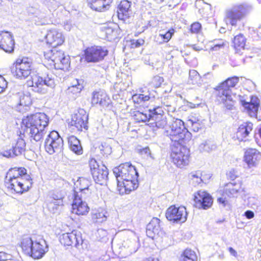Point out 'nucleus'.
Here are the masks:
<instances>
[{
  "mask_svg": "<svg viewBox=\"0 0 261 261\" xmlns=\"http://www.w3.org/2000/svg\"><path fill=\"white\" fill-rule=\"evenodd\" d=\"M172 141L177 142V145L172 148L171 156L173 163L182 168L189 163L190 150L181 144H186L191 140L192 134L186 128L184 122L179 119H173L170 129L165 132Z\"/></svg>",
  "mask_w": 261,
  "mask_h": 261,
  "instance_id": "obj_1",
  "label": "nucleus"
},
{
  "mask_svg": "<svg viewBox=\"0 0 261 261\" xmlns=\"http://www.w3.org/2000/svg\"><path fill=\"white\" fill-rule=\"evenodd\" d=\"M8 188L22 194L32 187V179L24 168H13L7 172L5 180Z\"/></svg>",
  "mask_w": 261,
  "mask_h": 261,
  "instance_id": "obj_2",
  "label": "nucleus"
},
{
  "mask_svg": "<svg viewBox=\"0 0 261 261\" xmlns=\"http://www.w3.org/2000/svg\"><path fill=\"white\" fill-rule=\"evenodd\" d=\"M25 132L35 141H39L45 134V128L48 125V118L46 114L38 113L27 116L22 119Z\"/></svg>",
  "mask_w": 261,
  "mask_h": 261,
  "instance_id": "obj_3",
  "label": "nucleus"
},
{
  "mask_svg": "<svg viewBox=\"0 0 261 261\" xmlns=\"http://www.w3.org/2000/svg\"><path fill=\"white\" fill-rule=\"evenodd\" d=\"M239 80L237 76L228 78L215 88L217 100L227 110H232L234 108L235 100L233 96L235 95L233 94L231 88L238 83Z\"/></svg>",
  "mask_w": 261,
  "mask_h": 261,
  "instance_id": "obj_4",
  "label": "nucleus"
},
{
  "mask_svg": "<svg viewBox=\"0 0 261 261\" xmlns=\"http://www.w3.org/2000/svg\"><path fill=\"white\" fill-rule=\"evenodd\" d=\"M21 247L25 254L34 259L42 258L47 251V246L44 240L40 239L39 241H34L28 236L22 238Z\"/></svg>",
  "mask_w": 261,
  "mask_h": 261,
  "instance_id": "obj_5",
  "label": "nucleus"
},
{
  "mask_svg": "<svg viewBox=\"0 0 261 261\" xmlns=\"http://www.w3.org/2000/svg\"><path fill=\"white\" fill-rule=\"evenodd\" d=\"M43 72L32 76V85L33 90L40 94H45L47 92L48 88H53L55 83L53 74L45 66L43 67Z\"/></svg>",
  "mask_w": 261,
  "mask_h": 261,
  "instance_id": "obj_6",
  "label": "nucleus"
},
{
  "mask_svg": "<svg viewBox=\"0 0 261 261\" xmlns=\"http://www.w3.org/2000/svg\"><path fill=\"white\" fill-rule=\"evenodd\" d=\"M252 10V6L246 3L234 5L226 11L225 19L226 24L236 27L238 23L245 18Z\"/></svg>",
  "mask_w": 261,
  "mask_h": 261,
  "instance_id": "obj_7",
  "label": "nucleus"
},
{
  "mask_svg": "<svg viewBox=\"0 0 261 261\" xmlns=\"http://www.w3.org/2000/svg\"><path fill=\"white\" fill-rule=\"evenodd\" d=\"M32 64L31 59L28 58H18L11 67V72L17 79H25L31 75Z\"/></svg>",
  "mask_w": 261,
  "mask_h": 261,
  "instance_id": "obj_8",
  "label": "nucleus"
},
{
  "mask_svg": "<svg viewBox=\"0 0 261 261\" xmlns=\"http://www.w3.org/2000/svg\"><path fill=\"white\" fill-rule=\"evenodd\" d=\"M63 147V140L57 131L51 132L47 136L44 142L46 152L50 154L60 152Z\"/></svg>",
  "mask_w": 261,
  "mask_h": 261,
  "instance_id": "obj_9",
  "label": "nucleus"
},
{
  "mask_svg": "<svg viewBox=\"0 0 261 261\" xmlns=\"http://www.w3.org/2000/svg\"><path fill=\"white\" fill-rule=\"evenodd\" d=\"M91 174L95 182L101 185L105 183L108 178V170L104 165H99L94 159L89 161Z\"/></svg>",
  "mask_w": 261,
  "mask_h": 261,
  "instance_id": "obj_10",
  "label": "nucleus"
},
{
  "mask_svg": "<svg viewBox=\"0 0 261 261\" xmlns=\"http://www.w3.org/2000/svg\"><path fill=\"white\" fill-rule=\"evenodd\" d=\"M117 182L121 184V181L126 179H132L134 176L139 175L136 168L129 163L120 165L113 169Z\"/></svg>",
  "mask_w": 261,
  "mask_h": 261,
  "instance_id": "obj_11",
  "label": "nucleus"
},
{
  "mask_svg": "<svg viewBox=\"0 0 261 261\" xmlns=\"http://www.w3.org/2000/svg\"><path fill=\"white\" fill-rule=\"evenodd\" d=\"M108 51L101 46L88 47L85 50V60L88 62H97L103 60Z\"/></svg>",
  "mask_w": 261,
  "mask_h": 261,
  "instance_id": "obj_12",
  "label": "nucleus"
},
{
  "mask_svg": "<svg viewBox=\"0 0 261 261\" xmlns=\"http://www.w3.org/2000/svg\"><path fill=\"white\" fill-rule=\"evenodd\" d=\"M166 217L169 221L174 223L185 222L187 218L186 208L184 206H171L166 211Z\"/></svg>",
  "mask_w": 261,
  "mask_h": 261,
  "instance_id": "obj_13",
  "label": "nucleus"
},
{
  "mask_svg": "<svg viewBox=\"0 0 261 261\" xmlns=\"http://www.w3.org/2000/svg\"><path fill=\"white\" fill-rule=\"evenodd\" d=\"M59 240L60 243L65 246H71L76 248H79L83 243L81 233L76 230L62 234L60 236Z\"/></svg>",
  "mask_w": 261,
  "mask_h": 261,
  "instance_id": "obj_14",
  "label": "nucleus"
},
{
  "mask_svg": "<svg viewBox=\"0 0 261 261\" xmlns=\"http://www.w3.org/2000/svg\"><path fill=\"white\" fill-rule=\"evenodd\" d=\"M88 115L85 110L80 109L72 115L69 124L71 126H74L77 130L82 131L83 128L88 129Z\"/></svg>",
  "mask_w": 261,
  "mask_h": 261,
  "instance_id": "obj_15",
  "label": "nucleus"
},
{
  "mask_svg": "<svg viewBox=\"0 0 261 261\" xmlns=\"http://www.w3.org/2000/svg\"><path fill=\"white\" fill-rule=\"evenodd\" d=\"M195 207L198 208L207 209L211 206L213 199L211 196L204 191H199L194 195Z\"/></svg>",
  "mask_w": 261,
  "mask_h": 261,
  "instance_id": "obj_16",
  "label": "nucleus"
},
{
  "mask_svg": "<svg viewBox=\"0 0 261 261\" xmlns=\"http://www.w3.org/2000/svg\"><path fill=\"white\" fill-rule=\"evenodd\" d=\"M164 111L160 106L154 108L152 110L150 111V124L152 126L158 128H164L166 125L167 122L163 116Z\"/></svg>",
  "mask_w": 261,
  "mask_h": 261,
  "instance_id": "obj_17",
  "label": "nucleus"
},
{
  "mask_svg": "<svg viewBox=\"0 0 261 261\" xmlns=\"http://www.w3.org/2000/svg\"><path fill=\"white\" fill-rule=\"evenodd\" d=\"M15 45L12 35L9 32L0 31V48L6 53H12Z\"/></svg>",
  "mask_w": 261,
  "mask_h": 261,
  "instance_id": "obj_18",
  "label": "nucleus"
},
{
  "mask_svg": "<svg viewBox=\"0 0 261 261\" xmlns=\"http://www.w3.org/2000/svg\"><path fill=\"white\" fill-rule=\"evenodd\" d=\"M25 142L21 136H19L15 146L12 149L4 151L2 154L7 158H14L21 154L25 150Z\"/></svg>",
  "mask_w": 261,
  "mask_h": 261,
  "instance_id": "obj_19",
  "label": "nucleus"
},
{
  "mask_svg": "<svg viewBox=\"0 0 261 261\" xmlns=\"http://www.w3.org/2000/svg\"><path fill=\"white\" fill-rule=\"evenodd\" d=\"M261 159V154L255 149H248L245 152L244 161L249 168L256 167Z\"/></svg>",
  "mask_w": 261,
  "mask_h": 261,
  "instance_id": "obj_20",
  "label": "nucleus"
},
{
  "mask_svg": "<svg viewBox=\"0 0 261 261\" xmlns=\"http://www.w3.org/2000/svg\"><path fill=\"white\" fill-rule=\"evenodd\" d=\"M139 175L135 176L132 179H126V180L121 181L120 182H117L118 188H119L118 190L120 193L122 194L125 192L126 194L129 193L130 192L135 190L138 187V178Z\"/></svg>",
  "mask_w": 261,
  "mask_h": 261,
  "instance_id": "obj_21",
  "label": "nucleus"
},
{
  "mask_svg": "<svg viewBox=\"0 0 261 261\" xmlns=\"http://www.w3.org/2000/svg\"><path fill=\"white\" fill-rule=\"evenodd\" d=\"M46 39L47 43L54 47L61 45L64 42V37L62 33L55 29L48 32Z\"/></svg>",
  "mask_w": 261,
  "mask_h": 261,
  "instance_id": "obj_22",
  "label": "nucleus"
},
{
  "mask_svg": "<svg viewBox=\"0 0 261 261\" xmlns=\"http://www.w3.org/2000/svg\"><path fill=\"white\" fill-rule=\"evenodd\" d=\"M72 208V213L79 215H85L89 210L86 201H82L81 198H80L79 196L76 194L74 195Z\"/></svg>",
  "mask_w": 261,
  "mask_h": 261,
  "instance_id": "obj_23",
  "label": "nucleus"
},
{
  "mask_svg": "<svg viewBox=\"0 0 261 261\" xmlns=\"http://www.w3.org/2000/svg\"><path fill=\"white\" fill-rule=\"evenodd\" d=\"M17 98V110L20 112L27 111L32 104V99L29 94L18 93Z\"/></svg>",
  "mask_w": 261,
  "mask_h": 261,
  "instance_id": "obj_24",
  "label": "nucleus"
},
{
  "mask_svg": "<svg viewBox=\"0 0 261 261\" xmlns=\"http://www.w3.org/2000/svg\"><path fill=\"white\" fill-rule=\"evenodd\" d=\"M91 101L93 105L99 104L102 107H107L110 103V100L105 92L99 91L93 93Z\"/></svg>",
  "mask_w": 261,
  "mask_h": 261,
  "instance_id": "obj_25",
  "label": "nucleus"
},
{
  "mask_svg": "<svg viewBox=\"0 0 261 261\" xmlns=\"http://www.w3.org/2000/svg\"><path fill=\"white\" fill-rule=\"evenodd\" d=\"M252 125L250 122L244 123L241 125L238 128L234 138H236L239 141H246V138L252 130Z\"/></svg>",
  "mask_w": 261,
  "mask_h": 261,
  "instance_id": "obj_26",
  "label": "nucleus"
},
{
  "mask_svg": "<svg viewBox=\"0 0 261 261\" xmlns=\"http://www.w3.org/2000/svg\"><path fill=\"white\" fill-rule=\"evenodd\" d=\"M160 220L157 218H153L147 224L146 227V235L152 239L155 234H159L161 230Z\"/></svg>",
  "mask_w": 261,
  "mask_h": 261,
  "instance_id": "obj_27",
  "label": "nucleus"
},
{
  "mask_svg": "<svg viewBox=\"0 0 261 261\" xmlns=\"http://www.w3.org/2000/svg\"><path fill=\"white\" fill-rule=\"evenodd\" d=\"M131 2L128 0H121L118 10V16L119 19H125L129 17L131 12Z\"/></svg>",
  "mask_w": 261,
  "mask_h": 261,
  "instance_id": "obj_28",
  "label": "nucleus"
},
{
  "mask_svg": "<svg viewBox=\"0 0 261 261\" xmlns=\"http://www.w3.org/2000/svg\"><path fill=\"white\" fill-rule=\"evenodd\" d=\"M57 47L53 46L51 49L48 50L44 53L45 59L50 60L54 66L55 63L58 62L59 59L64 54L62 50L59 49Z\"/></svg>",
  "mask_w": 261,
  "mask_h": 261,
  "instance_id": "obj_29",
  "label": "nucleus"
},
{
  "mask_svg": "<svg viewBox=\"0 0 261 261\" xmlns=\"http://www.w3.org/2000/svg\"><path fill=\"white\" fill-rule=\"evenodd\" d=\"M242 103L250 115H256L259 106L260 100L256 96H252L250 102L242 101Z\"/></svg>",
  "mask_w": 261,
  "mask_h": 261,
  "instance_id": "obj_30",
  "label": "nucleus"
},
{
  "mask_svg": "<svg viewBox=\"0 0 261 261\" xmlns=\"http://www.w3.org/2000/svg\"><path fill=\"white\" fill-rule=\"evenodd\" d=\"M242 189L241 184L231 182L226 184L224 192L228 196H235Z\"/></svg>",
  "mask_w": 261,
  "mask_h": 261,
  "instance_id": "obj_31",
  "label": "nucleus"
},
{
  "mask_svg": "<svg viewBox=\"0 0 261 261\" xmlns=\"http://www.w3.org/2000/svg\"><path fill=\"white\" fill-rule=\"evenodd\" d=\"M68 144L71 151L77 154L83 153V148L80 140L74 136H71L68 138Z\"/></svg>",
  "mask_w": 261,
  "mask_h": 261,
  "instance_id": "obj_32",
  "label": "nucleus"
},
{
  "mask_svg": "<svg viewBox=\"0 0 261 261\" xmlns=\"http://www.w3.org/2000/svg\"><path fill=\"white\" fill-rule=\"evenodd\" d=\"M87 2L90 8L97 11H103L109 6L103 0H87Z\"/></svg>",
  "mask_w": 261,
  "mask_h": 261,
  "instance_id": "obj_33",
  "label": "nucleus"
},
{
  "mask_svg": "<svg viewBox=\"0 0 261 261\" xmlns=\"http://www.w3.org/2000/svg\"><path fill=\"white\" fill-rule=\"evenodd\" d=\"M70 65V58L64 54L60 58L55 64V68L56 69L67 70Z\"/></svg>",
  "mask_w": 261,
  "mask_h": 261,
  "instance_id": "obj_34",
  "label": "nucleus"
},
{
  "mask_svg": "<svg viewBox=\"0 0 261 261\" xmlns=\"http://www.w3.org/2000/svg\"><path fill=\"white\" fill-rule=\"evenodd\" d=\"M188 83L190 84L199 85L201 84V77L198 72L195 70H190Z\"/></svg>",
  "mask_w": 261,
  "mask_h": 261,
  "instance_id": "obj_35",
  "label": "nucleus"
},
{
  "mask_svg": "<svg viewBox=\"0 0 261 261\" xmlns=\"http://www.w3.org/2000/svg\"><path fill=\"white\" fill-rule=\"evenodd\" d=\"M197 256L191 249H187L183 252L180 261H196Z\"/></svg>",
  "mask_w": 261,
  "mask_h": 261,
  "instance_id": "obj_36",
  "label": "nucleus"
},
{
  "mask_svg": "<svg viewBox=\"0 0 261 261\" xmlns=\"http://www.w3.org/2000/svg\"><path fill=\"white\" fill-rule=\"evenodd\" d=\"M216 145L211 141H205L201 143L199 146V149L200 152H209L216 148Z\"/></svg>",
  "mask_w": 261,
  "mask_h": 261,
  "instance_id": "obj_37",
  "label": "nucleus"
},
{
  "mask_svg": "<svg viewBox=\"0 0 261 261\" xmlns=\"http://www.w3.org/2000/svg\"><path fill=\"white\" fill-rule=\"evenodd\" d=\"M233 43L236 49H244L246 44V38L242 34H240L234 37Z\"/></svg>",
  "mask_w": 261,
  "mask_h": 261,
  "instance_id": "obj_38",
  "label": "nucleus"
},
{
  "mask_svg": "<svg viewBox=\"0 0 261 261\" xmlns=\"http://www.w3.org/2000/svg\"><path fill=\"white\" fill-rule=\"evenodd\" d=\"M155 95L153 93H150L149 94H135L133 96V99L135 102L140 103L142 101H147L151 98H154Z\"/></svg>",
  "mask_w": 261,
  "mask_h": 261,
  "instance_id": "obj_39",
  "label": "nucleus"
},
{
  "mask_svg": "<svg viewBox=\"0 0 261 261\" xmlns=\"http://www.w3.org/2000/svg\"><path fill=\"white\" fill-rule=\"evenodd\" d=\"M152 109H149L148 113H144L140 111H137L135 112L134 117L135 120L139 122H145L147 121H151L150 118V111Z\"/></svg>",
  "mask_w": 261,
  "mask_h": 261,
  "instance_id": "obj_40",
  "label": "nucleus"
},
{
  "mask_svg": "<svg viewBox=\"0 0 261 261\" xmlns=\"http://www.w3.org/2000/svg\"><path fill=\"white\" fill-rule=\"evenodd\" d=\"M107 212L102 211L100 212H96L92 215V219L95 223H102L107 220Z\"/></svg>",
  "mask_w": 261,
  "mask_h": 261,
  "instance_id": "obj_41",
  "label": "nucleus"
},
{
  "mask_svg": "<svg viewBox=\"0 0 261 261\" xmlns=\"http://www.w3.org/2000/svg\"><path fill=\"white\" fill-rule=\"evenodd\" d=\"M63 198V195L59 192H53L49 197V200L55 201L56 205H62Z\"/></svg>",
  "mask_w": 261,
  "mask_h": 261,
  "instance_id": "obj_42",
  "label": "nucleus"
},
{
  "mask_svg": "<svg viewBox=\"0 0 261 261\" xmlns=\"http://www.w3.org/2000/svg\"><path fill=\"white\" fill-rule=\"evenodd\" d=\"M78 181L80 184V191L84 190V189H89V187L91 185V182L89 179L84 177H80Z\"/></svg>",
  "mask_w": 261,
  "mask_h": 261,
  "instance_id": "obj_43",
  "label": "nucleus"
},
{
  "mask_svg": "<svg viewBox=\"0 0 261 261\" xmlns=\"http://www.w3.org/2000/svg\"><path fill=\"white\" fill-rule=\"evenodd\" d=\"M91 192L90 189H84V190L80 191V195L77 193H74V194L77 195L82 201H86L89 199L91 195ZM75 195H74V196Z\"/></svg>",
  "mask_w": 261,
  "mask_h": 261,
  "instance_id": "obj_44",
  "label": "nucleus"
},
{
  "mask_svg": "<svg viewBox=\"0 0 261 261\" xmlns=\"http://www.w3.org/2000/svg\"><path fill=\"white\" fill-rule=\"evenodd\" d=\"M164 79L162 77L156 75L153 77L150 84L153 87L158 88L160 87Z\"/></svg>",
  "mask_w": 261,
  "mask_h": 261,
  "instance_id": "obj_45",
  "label": "nucleus"
},
{
  "mask_svg": "<svg viewBox=\"0 0 261 261\" xmlns=\"http://www.w3.org/2000/svg\"><path fill=\"white\" fill-rule=\"evenodd\" d=\"M174 32V30L173 29H170L165 33H160V36L163 39L164 42H167L171 38Z\"/></svg>",
  "mask_w": 261,
  "mask_h": 261,
  "instance_id": "obj_46",
  "label": "nucleus"
},
{
  "mask_svg": "<svg viewBox=\"0 0 261 261\" xmlns=\"http://www.w3.org/2000/svg\"><path fill=\"white\" fill-rule=\"evenodd\" d=\"M83 88V86L82 85H79L77 87L70 86L67 89V92L68 93H72L73 95H76L77 94L80 93Z\"/></svg>",
  "mask_w": 261,
  "mask_h": 261,
  "instance_id": "obj_47",
  "label": "nucleus"
},
{
  "mask_svg": "<svg viewBox=\"0 0 261 261\" xmlns=\"http://www.w3.org/2000/svg\"><path fill=\"white\" fill-rule=\"evenodd\" d=\"M106 34L108 38L112 39V37H116L117 30L115 29L109 27L105 29Z\"/></svg>",
  "mask_w": 261,
  "mask_h": 261,
  "instance_id": "obj_48",
  "label": "nucleus"
},
{
  "mask_svg": "<svg viewBox=\"0 0 261 261\" xmlns=\"http://www.w3.org/2000/svg\"><path fill=\"white\" fill-rule=\"evenodd\" d=\"M188 124L191 125L192 129L195 132H197L202 126L199 122L194 121L191 119L188 120Z\"/></svg>",
  "mask_w": 261,
  "mask_h": 261,
  "instance_id": "obj_49",
  "label": "nucleus"
},
{
  "mask_svg": "<svg viewBox=\"0 0 261 261\" xmlns=\"http://www.w3.org/2000/svg\"><path fill=\"white\" fill-rule=\"evenodd\" d=\"M201 29V25L198 22H195L192 23L191 25V32L192 33H198Z\"/></svg>",
  "mask_w": 261,
  "mask_h": 261,
  "instance_id": "obj_50",
  "label": "nucleus"
},
{
  "mask_svg": "<svg viewBox=\"0 0 261 261\" xmlns=\"http://www.w3.org/2000/svg\"><path fill=\"white\" fill-rule=\"evenodd\" d=\"M99 149L101 152V153L103 154H108L111 152V148L110 146L108 145L102 144L100 146H99Z\"/></svg>",
  "mask_w": 261,
  "mask_h": 261,
  "instance_id": "obj_51",
  "label": "nucleus"
},
{
  "mask_svg": "<svg viewBox=\"0 0 261 261\" xmlns=\"http://www.w3.org/2000/svg\"><path fill=\"white\" fill-rule=\"evenodd\" d=\"M48 201H49L47 203V207L48 210L52 213H55V211L60 205H56V203L55 202V201L50 200L49 199Z\"/></svg>",
  "mask_w": 261,
  "mask_h": 261,
  "instance_id": "obj_52",
  "label": "nucleus"
},
{
  "mask_svg": "<svg viewBox=\"0 0 261 261\" xmlns=\"http://www.w3.org/2000/svg\"><path fill=\"white\" fill-rule=\"evenodd\" d=\"M158 100H160L161 102V108L162 106L170 107L171 105V101L169 100L168 97H162L160 99L158 98Z\"/></svg>",
  "mask_w": 261,
  "mask_h": 261,
  "instance_id": "obj_53",
  "label": "nucleus"
},
{
  "mask_svg": "<svg viewBox=\"0 0 261 261\" xmlns=\"http://www.w3.org/2000/svg\"><path fill=\"white\" fill-rule=\"evenodd\" d=\"M7 87V81L2 76H0V93H3Z\"/></svg>",
  "mask_w": 261,
  "mask_h": 261,
  "instance_id": "obj_54",
  "label": "nucleus"
},
{
  "mask_svg": "<svg viewBox=\"0 0 261 261\" xmlns=\"http://www.w3.org/2000/svg\"><path fill=\"white\" fill-rule=\"evenodd\" d=\"M144 43V40L142 39L133 40L132 42V47H138Z\"/></svg>",
  "mask_w": 261,
  "mask_h": 261,
  "instance_id": "obj_55",
  "label": "nucleus"
},
{
  "mask_svg": "<svg viewBox=\"0 0 261 261\" xmlns=\"http://www.w3.org/2000/svg\"><path fill=\"white\" fill-rule=\"evenodd\" d=\"M97 234L99 238L103 239L107 236L108 232L102 228H99L97 229Z\"/></svg>",
  "mask_w": 261,
  "mask_h": 261,
  "instance_id": "obj_56",
  "label": "nucleus"
},
{
  "mask_svg": "<svg viewBox=\"0 0 261 261\" xmlns=\"http://www.w3.org/2000/svg\"><path fill=\"white\" fill-rule=\"evenodd\" d=\"M224 45V42L222 40L220 41V42L218 43L214 44L213 46L211 47V50H218L220 48H222Z\"/></svg>",
  "mask_w": 261,
  "mask_h": 261,
  "instance_id": "obj_57",
  "label": "nucleus"
},
{
  "mask_svg": "<svg viewBox=\"0 0 261 261\" xmlns=\"http://www.w3.org/2000/svg\"><path fill=\"white\" fill-rule=\"evenodd\" d=\"M141 153L142 154H145L147 156H150V157L152 159H153V158L152 156L150 150L149 148V147H145L141 150Z\"/></svg>",
  "mask_w": 261,
  "mask_h": 261,
  "instance_id": "obj_58",
  "label": "nucleus"
},
{
  "mask_svg": "<svg viewBox=\"0 0 261 261\" xmlns=\"http://www.w3.org/2000/svg\"><path fill=\"white\" fill-rule=\"evenodd\" d=\"M12 256L10 254H7L5 253H2L1 255L0 260H4V261L12 260L11 259Z\"/></svg>",
  "mask_w": 261,
  "mask_h": 261,
  "instance_id": "obj_59",
  "label": "nucleus"
},
{
  "mask_svg": "<svg viewBox=\"0 0 261 261\" xmlns=\"http://www.w3.org/2000/svg\"><path fill=\"white\" fill-rule=\"evenodd\" d=\"M244 216L247 218V219H251L253 218L254 216V213L250 210H248L246 211L244 213Z\"/></svg>",
  "mask_w": 261,
  "mask_h": 261,
  "instance_id": "obj_60",
  "label": "nucleus"
},
{
  "mask_svg": "<svg viewBox=\"0 0 261 261\" xmlns=\"http://www.w3.org/2000/svg\"><path fill=\"white\" fill-rule=\"evenodd\" d=\"M228 250H229V252H230V253L232 255H233V256H234L235 257H236L237 256V251L233 248H232V247H229L228 248Z\"/></svg>",
  "mask_w": 261,
  "mask_h": 261,
  "instance_id": "obj_61",
  "label": "nucleus"
},
{
  "mask_svg": "<svg viewBox=\"0 0 261 261\" xmlns=\"http://www.w3.org/2000/svg\"><path fill=\"white\" fill-rule=\"evenodd\" d=\"M80 82H81L80 81H79L77 79H75L72 81V85L71 86L77 87V86H79V85H82L80 83Z\"/></svg>",
  "mask_w": 261,
  "mask_h": 261,
  "instance_id": "obj_62",
  "label": "nucleus"
},
{
  "mask_svg": "<svg viewBox=\"0 0 261 261\" xmlns=\"http://www.w3.org/2000/svg\"><path fill=\"white\" fill-rule=\"evenodd\" d=\"M200 105V103H194L193 102H188V106L190 107L191 108H196L197 107H198Z\"/></svg>",
  "mask_w": 261,
  "mask_h": 261,
  "instance_id": "obj_63",
  "label": "nucleus"
},
{
  "mask_svg": "<svg viewBox=\"0 0 261 261\" xmlns=\"http://www.w3.org/2000/svg\"><path fill=\"white\" fill-rule=\"evenodd\" d=\"M192 48L194 50H196V51H200L202 49V48L201 47H200V46L196 45V44H194V45H192Z\"/></svg>",
  "mask_w": 261,
  "mask_h": 261,
  "instance_id": "obj_64",
  "label": "nucleus"
}]
</instances>
